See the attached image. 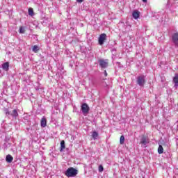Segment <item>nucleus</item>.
Masks as SVG:
<instances>
[{
  "instance_id": "f257e3e1",
  "label": "nucleus",
  "mask_w": 178,
  "mask_h": 178,
  "mask_svg": "<svg viewBox=\"0 0 178 178\" xmlns=\"http://www.w3.org/2000/svg\"><path fill=\"white\" fill-rule=\"evenodd\" d=\"M77 173H79V171L76 168L70 167L66 170L65 176L67 177H76Z\"/></svg>"
},
{
  "instance_id": "f03ea898",
  "label": "nucleus",
  "mask_w": 178,
  "mask_h": 178,
  "mask_svg": "<svg viewBox=\"0 0 178 178\" xmlns=\"http://www.w3.org/2000/svg\"><path fill=\"white\" fill-rule=\"evenodd\" d=\"M106 41V35L105 33H102L100 34L99 39H98V42L100 45H104V42Z\"/></svg>"
},
{
  "instance_id": "7ed1b4c3",
  "label": "nucleus",
  "mask_w": 178,
  "mask_h": 178,
  "mask_svg": "<svg viewBox=\"0 0 178 178\" xmlns=\"http://www.w3.org/2000/svg\"><path fill=\"white\" fill-rule=\"evenodd\" d=\"M81 109L83 113H88L90 112V106H88L87 103H83L81 106Z\"/></svg>"
},
{
  "instance_id": "20e7f679",
  "label": "nucleus",
  "mask_w": 178,
  "mask_h": 178,
  "mask_svg": "<svg viewBox=\"0 0 178 178\" xmlns=\"http://www.w3.org/2000/svg\"><path fill=\"white\" fill-rule=\"evenodd\" d=\"M172 40L173 44L176 47H178V33L177 32L172 34Z\"/></svg>"
},
{
  "instance_id": "39448f33",
  "label": "nucleus",
  "mask_w": 178,
  "mask_h": 178,
  "mask_svg": "<svg viewBox=\"0 0 178 178\" xmlns=\"http://www.w3.org/2000/svg\"><path fill=\"white\" fill-rule=\"evenodd\" d=\"M137 84L140 86L141 87H144V84H145V79L144 76H138L137 79Z\"/></svg>"
},
{
  "instance_id": "423d86ee",
  "label": "nucleus",
  "mask_w": 178,
  "mask_h": 178,
  "mask_svg": "<svg viewBox=\"0 0 178 178\" xmlns=\"http://www.w3.org/2000/svg\"><path fill=\"white\" fill-rule=\"evenodd\" d=\"M99 63L103 69L108 67V61L105 60H99Z\"/></svg>"
},
{
  "instance_id": "0eeeda50",
  "label": "nucleus",
  "mask_w": 178,
  "mask_h": 178,
  "mask_svg": "<svg viewBox=\"0 0 178 178\" xmlns=\"http://www.w3.org/2000/svg\"><path fill=\"white\" fill-rule=\"evenodd\" d=\"M148 143L149 141L147 137L143 135L140 139V144L145 145L146 144H148Z\"/></svg>"
},
{
  "instance_id": "6e6552de",
  "label": "nucleus",
  "mask_w": 178,
  "mask_h": 178,
  "mask_svg": "<svg viewBox=\"0 0 178 178\" xmlns=\"http://www.w3.org/2000/svg\"><path fill=\"white\" fill-rule=\"evenodd\" d=\"M132 16H133L134 19L137 20V19H138L140 17V12L137 11V10H134L132 13Z\"/></svg>"
},
{
  "instance_id": "1a4fd4ad",
  "label": "nucleus",
  "mask_w": 178,
  "mask_h": 178,
  "mask_svg": "<svg viewBox=\"0 0 178 178\" xmlns=\"http://www.w3.org/2000/svg\"><path fill=\"white\" fill-rule=\"evenodd\" d=\"M40 124L42 127H47V118H45V117L42 118Z\"/></svg>"
},
{
  "instance_id": "9d476101",
  "label": "nucleus",
  "mask_w": 178,
  "mask_h": 178,
  "mask_svg": "<svg viewBox=\"0 0 178 178\" xmlns=\"http://www.w3.org/2000/svg\"><path fill=\"white\" fill-rule=\"evenodd\" d=\"M2 69L3 70H6V72H7V70H9V62H6V63H3Z\"/></svg>"
},
{
  "instance_id": "9b49d317",
  "label": "nucleus",
  "mask_w": 178,
  "mask_h": 178,
  "mask_svg": "<svg viewBox=\"0 0 178 178\" xmlns=\"http://www.w3.org/2000/svg\"><path fill=\"white\" fill-rule=\"evenodd\" d=\"M6 162H8V163H11V162H13V157L12 156V155L8 154L6 156Z\"/></svg>"
},
{
  "instance_id": "f8f14e48",
  "label": "nucleus",
  "mask_w": 178,
  "mask_h": 178,
  "mask_svg": "<svg viewBox=\"0 0 178 178\" xmlns=\"http://www.w3.org/2000/svg\"><path fill=\"white\" fill-rule=\"evenodd\" d=\"M32 51L33 52H35V54H37V52H38V51H40V48L38 47V46L37 45H34L32 48Z\"/></svg>"
},
{
  "instance_id": "ddd939ff",
  "label": "nucleus",
  "mask_w": 178,
  "mask_h": 178,
  "mask_svg": "<svg viewBox=\"0 0 178 178\" xmlns=\"http://www.w3.org/2000/svg\"><path fill=\"white\" fill-rule=\"evenodd\" d=\"M11 115H13L14 118H17L19 116V113H17V110L14 109L11 113Z\"/></svg>"
},
{
  "instance_id": "4468645a",
  "label": "nucleus",
  "mask_w": 178,
  "mask_h": 178,
  "mask_svg": "<svg viewBox=\"0 0 178 178\" xmlns=\"http://www.w3.org/2000/svg\"><path fill=\"white\" fill-rule=\"evenodd\" d=\"M173 82L175 83V86H178V74H176L173 77Z\"/></svg>"
},
{
  "instance_id": "2eb2a0df",
  "label": "nucleus",
  "mask_w": 178,
  "mask_h": 178,
  "mask_svg": "<svg viewBox=\"0 0 178 178\" xmlns=\"http://www.w3.org/2000/svg\"><path fill=\"white\" fill-rule=\"evenodd\" d=\"M99 134H98V132L97 131H93L92 134V137L93 138V140H96L97 139V137H98Z\"/></svg>"
},
{
  "instance_id": "dca6fc26",
  "label": "nucleus",
  "mask_w": 178,
  "mask_h": 178,
  "mask_svg": "<svg viewBox=\"0 0 178 178\" xmlns=\"http://www.w3.org/2000/svg\"><path fill=\"white\" fill-rule=\"evenodd\" d=\"M158 153L163 154V147H162V145H161L158 147Z\"/></svg>"
},
{
  "instance_id": "f3484780",
  "label": "nucleus",
  "mask_w": 178,
  "mask_h": 178,
  "mask_svg": "<svg viewBox=\"0 0 178 178\" xmlns=\"http://www.w3.org/2000/svg\"><path fill=\"white\" fill-rule=\"evenodd\" d=\"M28 13L29 16H34V10H33V8H29Z\"/></svg>"
},
{
  "instance_id": "a211bd4d",
  "label": "nucleus",
  "mask_w": 178,
  "mask_h": 178,
  "mask_svg": "<svg viewBox=\"0 0 178 178\" xmlns=\"http://www.w3.org/2000/svg\"><path fill=\"white\" fill-rule=\"evenodd\" d=\"M60 147H61V149H60V152H62L63 149H65V148H66V147L65 146V140H62L60 142Z\"/></svg>"
},
{
  "instance_id": "6ab92c4d",
  "label": "nucleus",
  "mask_w": 178,
  "mask_h": 178,
  "mask_svg": "<svg viewBox=\"0 0 178 178\" xmlns=\"http://www.w3.org/2000/svg\"><path fill=\"white\" fill-rule=\"evenodd\" d=\"M120 144L123 145L124 144V136L122 135L120 138Z\"/></svg>"
},
{
  "instance_id": "aec40b11",
  "label": "nucleus",
  "mask_w": 178,
  "mask_h": 178,
  "mask_svg": "<svg viewBox=\"0 0 178 178\" xmlns=\"http://www.w3.org/2000/svg\"><path fill=\"white\" fill-rule=\"evenodd\" d=\"M19 33H20V34H24L25 30H24V28H23V26H20Z\"/></svg>"
},
{
  "instance_id": "412c9836",
  "label": "nucleus",
  "mask_w": 178,
  "mask_h": 178,
  "mask_svg": "<svg viewBox=\"0 0 178 178\" xmlns=\"http://www.w3.org/2000/svg\"><path fill=\"white\" fill-rule=\"evenodd\" d=\"M99 172H104V167L102 165H99Z\"/></svg>"
},
{
  "instance_id": "4be33fe9",
  "label": "nucleus",
  "mask_w": 178,
  "mask_h": 178,
  "mask_svg": "<svg viewBox=\"0 0 178 178\" xmlns=\"http://www.w3.org/2000/svg\"><path fill=\"white\" fill-rule=\"evenodd\" d=\"M84 0H76V2H78L79 3H81L82 2H83Z\"/></svg>"
},
{
  "instance_id": "5701e85b",
  "label": "nucleus",
  "mask_w": 178,
  "mask_h": 178,
  "mask_svg": "<svg viewBox=\"0 0 178 178\" xmlns=\"http://www.w3.org/2000/svg\"><path fill=\"white\" fill-rule=\"evenodd\" d=\"M104 74L106 76H108V73L106 72V70L104 71Z\"/></svg>"
},
{
  "instance_id": "b1692460",
  "label": "nucleus",
  "mask_w": 178,
  "mask_h": 178,
  "mask_svg": "<svg viewBox=\"0 0 178 178\" xmlns=\"http://www.w3.org/2000/svg\"><path fill=\"white\" fill-rule=\"evenodd\" d=\"M147 0H143V2L147 3Z\"/></svg>"
}]
</instances>
